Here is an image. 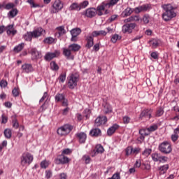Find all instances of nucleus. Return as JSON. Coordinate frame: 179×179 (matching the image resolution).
Instances as JSON below:
<instances>
[{"label": "nucleus", "instance_id": "nucleus-1", "mask_svg": "<svg viewBox=\"0 0 179 179\" xmlns=\"http://www.w3.org/2000/svg\"><path fill=\"white\" fill-rule=\"evenodd\" d=\"M162 8L165 10L162 15V18L165 22H169L177 16V13L174 12V7L171 4L162 5Z\"/></svg>", "mask_w": 179, "mask_h": 179}, {"label": "nucleus", "instance_id": "nucleus-32", "mask_svg": "<svg viewBox=\"0 0 179 179\" xmlns=\"http://www.w3.org/2000/svg\"><path fill=\"white\" fill-rule=\"evenodd\" d=\"M23 48H24V43H22L19 44L18 45L15 46L13 49V51L15 52H20V51H22V50H23Z\"/></svg>", "mask_w": 179, "mask_h": 179}, {"label": "nucleus", "instance_id": "nucleus-25", "mask_svg": "<svg viewBox=\"0 0 179 179\" xmlns=\"http://www.w3.org/2000/svg\"><path fill=\"white\" fill-rule=\"evenodd\" d=\"M31 54L32 59H38V58H40L41 53L40 52L37 51V50L36 49H32Z\"/></svg>", "mask_w": 179, "mask_h": 179}, {"label": "nucleus", "instance_id": "nucleus-54", "mask_svg": "<svg viewBox=\"0 0 179 179\" xmlns=\"http://www.w3.org/2000/svg\"><path fill=\"white\" fill-rule=\"evenodd\" d=\"M156 129H157V126L152 125V126H150V127H148L147 129V131H148V132H153V131H156Z\"/></svg>", "mask_w": 179, "mask_h": 179}, {"label": "nucleus", "instance_id": "nucleus-2", "mask_svg": "<svg viewBox=\"0 0 179 179\" xmlns=\"http://www.w3.org/2000/svg\"><path fill=\"white\" fill-rule=\"evenodd\" d=\"M158 149L159 152H161V153H164V155H169V153L173 151L171 143L169 141H164L160 143Z\"/></svg>", "mask_w": 179, "mask_h": 179}, {"label": "nucleus", "instance_id": "nucleus-21", "mask_svg": "<svg viewBox=\"0 0 179 179\" xmlns=\"http://www.w3.org/2000/svg\"><path fill=\"white\" fill-rule=\"evenodd\" d=\"M78 141L80 142V143H85V142H86V134L82 132V133H79L77 134Z\"/></svg>", "mask_w": 179, "mask_h": 179}, {"label": "nucleus", "instance_id": "nucleus-4", "mask_svg": "<svg viewBox=\"0 0 179 179\" xmlns=\"http://www.w3.org/2000/svg\"><path fill=\"white\" fill-rule=\"evenodd\" d=\"M33 162V155L29 152H24L22 155L20 157V163L21 166H28Z\"/></svg>", "mask_w": 179, "mask_h": 179}, {"label": "nucleus", "instance_id": "nucleus-39", "mask_svg": "<svg viewBox=\"0 0 179 179\" xmlns=\"http://www.w3.org/2000/svg\"><path fill=\"white\" fill-rule=\"evenodd\" d=\"M105 114H108L113 111V108L110 105L106 104L104 106Z\"/></svg>", "mask_w": 179, "mask_h": 179}, {"label": "nucleus", "instance_id": "nucleus-20", "mask_svg": "<svg viewBox=\"0 0 179 179\" xmlns=\"http://www.w3.org/2000/svg\"><path fill=\"white\" fill-rule=\"evenodd\" d=\"M90 135L91 136H101V130L100 129H93L90 131Z\"/></svg>", "mask_w": 179, "mask_h": 179}, {"label": "nucleus", "instance_id": "nucleus-27", "mask_svg": "<svg viewBox=\"0 0 179 179\" xmlns=\"http://www.w3.org/2000/svg\"><path fill=\"white\" fill-rule=\"evenodd\" d=\"M132 12H134V10H132V8L127 7L123 12H122V16H124V17H127V16H130V15L132 14Z\"/></svg>", "mask_w": 179, "mask_h": 179}, {"label": "nucleus", "instance_id": "nucleus-18", "mask_svg": "<svg viewBox=\"0 0 179 179\" xmlns=\"http://www.w3.org/2000/svg\"><path fill=\"white\" fill-rule=\"evenodd\" d=\"M71 51L72 50H71L69 48H63V55L66 57L67 59H73L74 58Z\"/></svg>", "mask_w": 179, "mask_h": 179}, {"label": "nucleus", "instance_id": "nucleus-52", "mask_svg": "<svg viewBox=\"0 0 179 179\" xmlns=\"http://www.w3.org/2000/svg\"><path fill=\"white\" fill-rule=\"evenodd\" d=\"M15 8V3H8L6 5L5 9L9 10L10 9H13Z\"/></svg>", "mask_w": 179, "mask_h": 179}, {"label": "nucleus", "instance_id": "nucleus-22", "mask_svg": "<svg viewBox=\"0 0 179 179\" xmlns=\"http://www.w3.org/2000/svg\"><path fill=\"white\" fill-rule=\"evenodd\" d=\"M92 37H97L99 36H107V32L104 30L101 31H94L92 33Z\"/></svg>", "mask_w": 179, "mask_h": 179}, {"label": "nucleus", "instance_id": "nucleus-24", "mask_svg": "<svg viewBox=\"0 0 179 179\" xmlns=\"http://www.w3.org/2000/svg\"><path fill=\"white\" fill-rule=\"evenodd\" d=\"M169 164H165L159 167L158 170H159V174H166L167 171L169 170Z\"/></svg>", "mask_w": 179, "mask_h": 179}, {"label": "nucleus", "instance_id": "nucleus-50", "mask_svg": "<svg viewBox=\"0 0 179 179\" xmlns=\"http://www.w3.org/2000/svg\"><path fill=\"white\" fill-rule=\"evenodd\" d=\"M163 114H164V110H163L162 108H159L157 110L156 116L157 117H162V115H163Z\"/></svg>", "mask_w": 179, "mask_h": 179}, {"label": "nucleus", "instance_id": "nucleus-17", "mask_svg": "<svg viewBox=\"0 0 179 179\" xmlns=\"http://www.w3.org/2000/svg\"><path fill=\"white\" fill-rule=\"evenodd\" d=\"M149 9V5L144 4L143 6H139L134 9L135 13H141V12H146Z\"/></svg>", "mask_w": 179, "mask_h": 179}, {"label": "nucleus", "instance_id": "nucleus-48", "mask_svg": "<svg viewBox=\"0 0 179 179\" xmlns=\"http://www.w3.org/2000/svg\"><path fill=\"white\" fill-rule=\"evenodd\" d=\"M142 20H143L144 24H148V23H149V22L150 20V16H149V15H145L143 17Z\"/></svg>", "mask_w": 179, "mask_h": 179}, {"label": "nucleus", "instance_id": "nucleus-49", "mask_svg": "<svg viewBox=\"0 0 179 179\" xmlns=\"http://www.w3.org/2000/svg\"><path fill=\"white\" fill-rule=\"evenodd\" d=\"M140 135L143 136H147V135H149V133H148V129H141L139 130Z\"/></svg>", "mask_w": 179, "mask_h": 179}, {"label": "nucleus", "instance_id": "nucleus-37", "mask_svg": "<svg viewBox=\"0 0 179 179\" xmlns=\"http://www.w3.org/2000/svg\"><path fill=\"white\" fill-rule=\"evenodd\" d=\"M78 5L80 6V10L85 9V8H87V6H89V1L85 0L80 3Z\"/></svg>", "mask_w": 179, "mask_h": 179}, {"label": "nucleus", "instance_id": "nucleus-5", "mask_svg": "<svg viewBox=\"0 0 179 179\" xmlns=\"http://www.w3.org/2000/svg\"><path fill=\"white\" fill-rule=\"evenodd\" d=\"M73 129V127L69 124H65L57 129L58 135L60 136H64L65 135H68Z\"/></svg>", "mask_w": 179, "mask_h": 179}, {"label": "nucleus", "instance_id": "nucleus-11", "mask_svg": "<svg viewBox=\"0 0 179 179\" xmlns=\"http://www.w3.org/2000/svg\"><path fill=\"white\" fill-rule=\"evenodd\" d=\"M85 15L87 17L92 19V17H94L97 15V10L94 8H90L85 10Z\"/></svg>", "mask_w": 179, "mask_h": 179}, {"label": "nucleus", "instance_id": "nucleus-41", "mask_svg": "<svg viewBox=\"0 0 179 179\" xmlns=\"http://www.w3.org/2000/svg\"><path fill=\"white\" fill-rule=\"evenodd\" d=\"M57 30L58 31L59 36H64V34H65L66 33L65 27H64L63 26L57 27Z\"/></svg>", "mask_w": 179, "mask_h": 179}, {"label": "nucleus", "instance_id": "nucleus-51", "mask_svg": "<svg viewBox=\"0 0 179 179\" xmlns=\"http://www.w3.org/2000/svg\"><path fill=\"white\" fill-rule=\"evenodd\" d=\"M27 2L31 5V8H38L40 6L38 4H36L34 0H27Z\"/></svg>", "mask_w": 179, "mask_h": 179}, {"label": "nucleus", "instance_id": "nucleus-57", "mask_svg": "<svg viewBox=\"0 0 179 179\" xmlns=\"http://www.w3.org/2000/svg\"><path fill=\"white\" fill-rule=\"evenodd\" d=\"M117 17H118V15H111L110 17H109L108 20V23H111V22H114V20H115Z\"/></svg>", "mask_w": 179, "mask_h": 179}, {"label": "nucleus", "instance_id": "nucleus-34", "mask_svg": "<svg viewBox=\"0 0 179 179\" xmlns=\"http://www.w3.org/2000/svg\"><path fill=\"white\" fill-rule=\"evenodd\" d=\"M4 136H6L7 139H10V138H12V130H10V129H6L4 130Z\"/></svg>", "mask_w": 179, "mask_h": 179}, {"label": "nucleus", "instance_id": "nucleus-6", "mask_svg": "<svg viewBox=\"0 0 179 179\" xmlns=\"http://www.w3.org/2000/svg\"><path fill=\"white\" fill-rule=\"evenodd\" d=\"M53 9L51 10V13H58L59 10H62L64 8V3L61 0H55L52 4Z\"/></svg>", "mask_w": 179, "mask_h": 179}, {"label": "nucleus", "instance_id": "nucleus-61", "mask_svg": "<svg viewBox=\"0 0 179 179\" xmlns=\"http://www.w3.org/2000/svg\"><path fill=\"white\" fill-rule=\"evenodd\" d=\"M14 97H17L19 96V90L17 88H14L12 92Z\"/></svg>", "mask_w": 179, "mask_h": 179}, {"label": "nucleus", "instance_id": "nucleus-12", "mask_svg": "<svg viewBox=\"0 0 179 179\" xmlns=\"http://www.w3.org/2000/svg\"><path fill=\"white\" fill-rule=\"evenodd\" d=\"M59 51L56 50L55 52H48L45 55L44 58L45 61H51V59H54V58H57L59 55Z\"/></svg>", "mask_w": 179, "mask_h": 179}, {"label": "nucleus", "instance_id": "nucleus-26", "mask_svg": "<svg viewBox=\"0 0 179 179\" xmlns=\"http://www.w3.org/2000/svg\"><path fill=\"white\" fill-rule=\"evenodd\" d=\"M82 33L80 28H74L71 31V36H77Z\"/></svg>", "mask_w": 179, "mask_h": 179}, {"label": "nucleus", "instance_id": "nucleus-31", "mask_svg": "<svg viewBox=\"0 0 179 179\" xmlns=\"http://www.w3.org/2000/svg\"><path fill=\"white\" fill-rule=\"evenodd\" d=\"M23 37L25 41H31V39L33 38V33L31 31L27 32Z\"/></svg>", "mask_w": 179, "mask_h": 179}, {"label": "nucleus", "instance_id": "nucleus-42", "mask_svg": "<svg viewBox=\"0 0 179 179\" xmlns=\"http://www.w3.org/2000/svg\"><path fill=\"white\" fill-rule=\"evenodd\" d=\"M160 155L157 153L152 154V159L153 162H159L160 160Z\"/></svg>", "mask_w": 179, "mask_h": 179}, {"label": "nucleus", "instance_id": "nucleus-29", "mask_svg": "<svg viewBox=\"0 0 179 179\" xmlns=\"http://www.w3.org/2000/svg\"><path fill=\"white\" fill-rule=\"evenodd\" d=\"M69 48L71 51L76 52V51H79V50H80V45H79L78 44H76V43H73L69 46Z\"/></svg>", "mask_w": 179, "mask_h": 179}, {"label": "nucleus", "instance_id": "nucleus-8", "mask_svg": "<svg viewBox=\"0 0 179 179\" xmlns=\"http://www.w3.org/2000/svg\"><path fill=\"white\" fill-rule=\"evenodd\" d=\"M135 27H136V24L135 23L126 24L122 26V32L128 33L129 34Z\"/></svg>", "mask_w": 179, "mask_h": 179}, {"label": "nucleus", "instance_id": "nucleus-44", "mask_svg": "<svg viewBox=\"0 0 179 179\" xmlns=\"http://www.w3.org/2000/svg\"><path fill=\"white\" fill-rule=\"evenodd\" d=\"M50 68L52 71H58V69H59L58 64H57V63H55V62H52L50 63Z\"/></svg>", "mask_w": 179, "mask_h": 179}, {"label": "nucleus", "instance_id": "nucleus-60", "mask_svg": "<svg viewBox=\"0 0 179 179\" xmlns=\"http://www.w3.org/2000/svg\"><path fill=\"white\" fill-rule=\"evenodd\" d=\"M141 152V148H132V155H138Z\"/></svg>", "mask_w": 179, "mask_h": 179}, {"label": "nucleus", "instance_id": "nucleus-56", "mask_svg": "<svg viewBox=\"0 0 179 179\" xmlns=\"http://www.w3.org/2000/svg\"><path fill=\"white\" fill-rule=\"evenodd\" d=\"M120 39V36L118 34H114L111 38L112 43H117V41Z\"/></svg>", "mask_w": 179, "mask_h": 179}, {"label": "nucleus", "instance_id": "nucleus-59", "mask_svg": "<svg viewBox=\"0 0 179 179\" xmlns=\"http://www.w3.org/2000/svg\"><path fill=\"white\" fill-rule=\"evenodd\" d=\"M83 159L85 160L86 164H89V163H90V157L88 155L83 156Z\"/></svg>", "mask_w": 179, "mask_h": 179}, {"label": "nucleus", "instance_id": "nucleus-23", "mask_svg": "<svg viewBox=\"0 0 179 179\" xmlns=\"http://www.w3.org/2000/svg\"><path fill=\"white\" fill-rule=\"evenodd\" d=\"M117 129H118V125L117 124H114L111 127H110L107 131L108 136H111V135H113V134H114V132H115Z\"/></svg>", "mask_w": 179, "mask_h": 179}, {"label": "nucleus", "instance_id": "nucleus-40", "mask_svg": "<svg viewBox=\"0 0 179 179\" xmlns=\"http://www.w3.org/2000/svg\"><path fill=\"white\" fill-rule=\"evenodd\" d=\"M104 152V148L101 145H97L95 148V153H103Z\"/></svg>", "mask_w": 179, "mask_h": 179}, {"label": "nucleus", "instance_id": "nucleus-3", "mask_svg": "<svg viewBox=\"0 0 179 179\" xmlns=\"http://www.w3.org/2000/svg\"><path fill=\"white\" fill-rule=\"evenodd\" d=\"M78 82H79V75L71 74L69 77V81L67 83L69 89H74L78 86Z\"/></svg>", "mask_w": 179, "mask_h": 179}, {"label": "nucleus", "instance_id": "nucleus-36", "mask_svg": "<svg viewBox=\"0 0 179 179\" xmlns=\"http://www.w3.org/2000/svg\"><path fill=\"white\" fill-rule=\"evenodd\" d=\"M58 80H59V83H64L65 80H66V73H62L60 74V76L58 78Z\"/></svg>", "mask_w": 179, "mask_h": 179}, {"label": "nucleus", "instance_id": "nucleus-7", "mask_svg": "<svg viewBox=\"0 0 179 179\" xmlns=\"http://www.w3.org/2000/svg\"><path fill=\"white\" fill-rule=\"evenodd\" d=\"M4 30H6V34L8 36H15V34H17V30L15 29V24H9L6 27H5Z\"/></svg>", "mask_w": 179, "mask_h": 179}, {"label": "nucleus", "instance_id": "nucleus-63", "mask_svg": "<svg viewBox=\"0 0 179 179\" xmlns=\"http://www.w3.org/2000/svg\"><path fill=\"white\" fill-rule=\"evenodd\" d=\"M129 121H131V118L128 116H124L123 117L124 124H129Z\"/></svg>", "mask_w": 179, "mask_h": 179}, {"label": "nucleus", "instance_id": "nucleus-35", "mask_svg": "<svg viewBox=\"0 0 179 179\" xmlns=\"http://www.w3.org/2000/svg\"><path fill=\"white\" fill-rule=\"evenodd\" d=\"M45 44H52L53 43H55V38L52 37H48L44 39Z\"/></svg>", "mask_w": 179, "mask_h": 179}, {"label": "nucleus", "instance_id": "nucleus-9", "mask_svg": "<svg viewBox=\"0 0 179 179\" xmlns=\"http://www.w3.org/2000/svg\"><path fill=\"white\" fill-rule=\"evenodd\" d=\"M32 32L33 38H38V37H41L43 34H45V30L43 28L39 27L34 30Z\"/></svg>", "mask_w": 179, "mask_h": 179}, {"label": "nucleus", "instance_id": "nucleus-14", "mask_svg": "<svg viewBox=\"0 0 179 179\" xmlns=\"http://www.w3.org/2000/svg\"><path fill=\"white\" fill-rule=\"evenodd\" d=\"M107 122V117L106 116H99L95 120V127H100V125H104Z\"/></svg>", "mask_w": 179, "mask_h": 179}, {"label": "nucleus", "instance_id": "nucleus-47", "mask_svg": "<svg viewBox=\"0 0 179 179\" xmlns=\"http://www.w3.org/2000/svg\"><path fill=\"white\" fill-rule=\"evenodd\" d=\"M150 153H152V149L150 148H146L143 152V156H145V157H148Z\"/></svg>", "mask_w": 179, "mask_h": 179}, {"label": "nucleus", "instance_id": "nucleus-55", "mask_svg": "<svg viewBox=\"0 0 179 179\" xmlns=\"http://www.w3.org/2000/svg\"><path fill=\"white\" fill-rule=\"evenodd\" d=\"M167 160H169V157H166V156H160L159 157V163H166V162H167Z\"/></svg>", "mask_w": 179, "mask_h": 179}, {"label": "nucleus", "instance_id": "nucleus-10", "mask_svg": "<svg viewBox=\"0 0 179 179\" xmlns=\"http://www.w3.org/2000/svg\"><path fill=\"white\" fill-rule=\"evenodd\" d=\"M152 117V110L145 109L141 112L140 114V120L145 118V120H150Z\"/></svg>", "mask_w": 179, "mask_h": 179}, {"label": "nucleus", "instance_id": "nucleus-62", "mask_svg": "<svg viewBox=\"0 0 179 179\" xmlns=\"http://www.w3.org/2000/svg\"><path fill=\"white\" fill-rule=\"evenodd\" d=\"M52 176V172H51V171H45V178L48 179L51 178Z\"/></svg>", "mask_w": 179, "mask_h": 179}, {"label": "nucleus", "instance_id": "nucleus-30", "mask_svg": "<svg viewBox=\"0 0 179 179\" xmlns=\"http://www.w3.org/2000/svg\"><path fill=\"white\" fill-rule=\"evenodd\" d=\"M19 13V11L17 10V9L16 8H13L10 11H9V13H8V17H10L11 19L15 17L17 13Z\"/></svg>", "mask_w": 179, "mask_h": 179}, {"label": "nucleus", "instance_id": "nucleus-58", "mask_svg": "<svg viewBox=\"0 0 179 179\" xmlns=\"http://www.w3.org/2000/svg\"><path fill=\"white\" fill-rule=\"evenodd\" d=\"M8 86V82L4 80H1L0 82V87H6Z\"/></svg>", "mask_w": 179, "mask_h": 179}, {"label": "nucleus", "instance_id": "nucleus-53", "mask_svg": "<svg viewBox=\"0 0 179 179\" xmlns=\"http://www.w3.org/2000/svg\"><path fill=\"white\" fill-rule=\"evenodd\" d=\"M130 155H132V146L126 148V156H130Z\"/></svg>", "mask_w": 179, "mask_h": 179}, {"label": "nucleus", "instance_id": "nucleus-45", "mask_svg": "<svg viewBox=\"0 0 179 179\" xmlns=\"http://www.w3.org/2000/svg\"><path fill=\"white\" fill-rule=\"evenodd\" d=\"M65 99V96L62 94H57L55 96L56 101H62Z\"/></svg>", "mask_w": 179, "mask_h": 179}, {"label": "nucleus", "instance_id": "nucleus-13", "mask_svg": "<svg viewBox=\"0 0 179 179\" xmlns=\"http://www.w3.org/2000/svg\"><path fill=\"white\" fill-rule=\"evenodd\" d=\"M69 162H71V159L63 155H61L59 158L56 159L57 164H66Z\"/></svg>", "mask_w": 179, "mask_h": 179}, {"label": "nucleus", "instance_id": "nucleus-19", "mask_svg": "<svg viewBox=\"0 0 179 179\" xmlns=\"http://www.w3.org/2000/svg\"><path fill=\"white\" fill-rule=\"evenodd\" d=\"M93 35L90 34L86 37V40H87V44H86V47H87V48H90L91 47H93V44H94V42L93 41Z\"/></svg>", "mask_w": 179, "mask_h": 179}, {"label": "nucleus", "instance_id": "nucleus-38", "mask_svg": "<svg viewBox=\"0 0 179 179\" xmlns=\"http://www.w3.org/2000/svg\"><path fill=\"white\" fill-rule=\"evenodd\" d=\"M120 2V0H110L108 3H106L108 8H111V6H114V5H117Z\"/></svg>", "mask_w": 179, "mask_h": 179}, {"label": "nucleus", "instance_id": "nucleus-16", "mask_svg": "<svg viewBox=\"0 0 179 179\" xmlns=\"http://www.w3.org/2000/svg\"><path fill=\"white\" fill-rule=\"evenodd\" d=\"M106 8H108L107 3H102L101 5L98 6L96 8V12H98V16H103V10H105Z\"/></svg>", "mask_w": 179, "mask_h": 179}, {"label": "nucleus", "instance_id": "nucleus-46", "mask_svg": "<svg viewBox=\"0 0 179 179\" xmlns=\"http://www.w3.org/2000/svg\"><path fill=\"white\" fill-rule=\"evenodd\" d=\"M50 166V162L47 160L42 161L41 163V169H47Z\"/></svg>", "mask_w": 179, "mask_h": 179}, {"label": "nucleus", "instance_id": "nucleus-43", "mask_svg": "<svg viewBox=\"0 0 179 179\" xmlns=\"http://www.w3.org/2000/svg\"><path fill=\"white\" fill-rule=\"evenodd\" d=\"M139 16L135 15V16H131L127 19V22H139Z\"/></svg>", "mask_w": 179, "mask_h": 179}, {"label": "nucleus", "instance_id": "nucleus-64", "mask_svg": "<svg viewBox=\"0 0 179 179\" xmlns=\"http://www.w3.org/2000/svg\"><path fill=\"white\" fill-rule=\"evenodd\" d=\"M173 142H176L178 139V134H175L171 136Z\"/></svg>", "mask_w": 179, "mask_h": 179}, {"label": "nucleus", "instance_id": "nucleus-33", "mask_svg": "<svg viewBox=\"0 0 179 179\" xmlns=\"http://www.w3.org/2000/svg\"><path fill=\"white\" fill-rule=\"evenodd\" d=\"M150 45L152 46V48H157V47H159V40L152 39L150 41Z\"/></svg>", "mask_w": 179, "mask_h": 179}, {"label": "nucleus", "instance_id": "nucleus-15", "mask_svg": "<svg viewBox=\"0 0 179 179\" xmlns=\"http://www.w3.org/2000/svg\"><path fill=\"white\" fill-rule=\"evenodd\" d=\"M21 69L22 70V72H24L25 73H30V72H34V69L33 68V66L30 64H24L22 66Z\"/></svg>", "mask_w": 179, "mask_h": 179}, {"label": "nucleus", "instance_id": "nucleus-28", "mask_svg": "<svg viewBox=\"0 0 179 179\" xmlns=\"http://www.w3.org/2000/svg\"><path fill=\"white\" fill-rule=\"evenodd\" d=\"M69 10H78V12H79V10H80L79 3H73L69 7Z\"/></svg>", "mask_w": 179, "mask_h": 179}]
</instances>
